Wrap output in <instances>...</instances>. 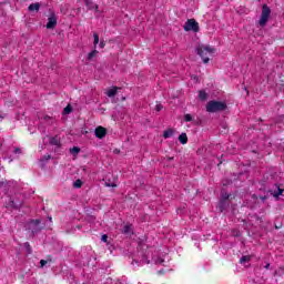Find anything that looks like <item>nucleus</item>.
Returning a JSON list of instances; mask_svg holds the SVG:
<instances>
[{"instance_id": "obj_36", "label": "nucleus", "mask_w": 284, "mask_h": 284, "mask_svg": "<svg viewBox=\"0 0 284 284\" xmlns=\"http://www.w3.org/2000/svg\"><path fill=\"white\" fill-rule=\"evenodd\" d=\"M261 200H262V201H266V200H267V196H261Z\"/></svg>"}, {"instance_id": "obj_12", "label": "nucleus", "mask_w": 284, "mask_h": 284, "mask_svg": "<svg viewBox=\"0 0 284 284\" xmlns=\"http://www.w3.org/2000/svg\"><path fill=\"white\" fill-rule=\"evenodd\" d=\"M179 141H180V143H182V145H185V143H187V134H185V133L180 134Z\"/></svg>"}, {"instance_id": "obj_35", "label": "nucleus", "mask_w": 284, "mask_h": 284, "mask_svg": "<svg viewBox=\"0 0 284 284\" xmlns=\"http://www.w3.org/2000/svg\"><path fill=\"white\" fill-rule=\"evenodd\" d=\"M50 119H52V118H50V115L44 116V121H50Z\"/></svg>"}, {"instance_id": "obj_5", "label": "nucleus", "mask_w": 284, "mask_h": 284, "mask_svg": "<svg viewBox=\"0 0 284 284\" xmlns=\"http://www.w3.org/2000/svg\"><path fill=\"white\" fill-rule=\"evenodd\" d=\"M40 224L41 221L31 220L27 225V230H30L32 234H37V232H41V226H39Z\"/></svg>"}, {"instance_id": "obj_1", "label": "nucleus", "mask_w": 284, "mask_h": 284, "mask_svg": "<svg viewBox=\"0 0 284 284\" xmlns=\"http://www.w3.org/2000/svg\"><path fill=\"white\" fill-rule=\"evenodd\" d=\"M195 51L197 52L199 57H201L203 63H210V57L216 52V49L210 45L200 44L196 47Z\"/></svg>"}, {"instance_id": "obj_37", "label": "nucleus", "mask_w": 284, "mask_h": 284, "mask_svg": "<svg viewBox=\"0 0 284 284\" xmlns=\"http://www.w3.org/2000/svg\"><path fill=\"white\" fill-rule=\"evenodd\" d=\"M265 267H266V270H270V264H266V266H265Z\"/></svg>"}, {"instance_id": "obj_29", "label": "nucleus", "mask_w": 284, "mask_h": 284, "mask_svg": "<svg viewBox=\"0 0 284 284\" xmlns=\"http://www.w3.org/2000/svg\"><path fill=\"white\" fill-rule=\"evenodd\" d=\"M40 265H41V267H45V265H48V261L41 260Z\"/></svg>"}, {"instance_id": "obj_20", "label": "nucleus", "mask_w": 284, "mask_h": 284, "mask_svg": "<svg viewBox=\"0 0 284 284\" xmlns=\"http://www.w3.org/2000/svg\"><path fill=\"white\" fill-rule=\"evenodd\" d=\"M71 154H79L81 152V149H79V146H73L71 150H70Z\"/></svg>"}, {"instance_id": "obj_28", "label": "nucleus", "mask_w": 284, "mask_h": 284, "mask_svg": "<svg viewBox=\"0 0 284 284\" xmlns=\"http://www.w3.org/2000/svg\"><path fill=\"white\" fill-rule=\"evenodd\" d=\"M11 205L12 207H16V209L21 207V203L17 204L14 203V201H11Z\"/></svg>"}, {"instance_id": "obj_32", "label": "nucleus", "mask_w": 284, "mask_h": 284, "mask_svg": "<svg viewBox=\"0 0 284 284\" xmlns=\"http://www.w3.org/2000/svg\"><path fill=\"white\" fill-rule=\"evenodd\" d=\"M101 241H102L103 243H108V235H102Z\"/></svg>"}, {"instance_id": "obj_7", "label": "nucleus", "mask_w": 284, "mask_h": 284, "mask_svg": "<svg viewBox=\"0 0 284 284\" xmlns=\"http://www.w3.org/2000/svg\"><path fill=\"white\" fill-rule=\"evenodd\" d=\"M105 134H108V130L103 126H98L95 129V136L97 139H104Z\"/></svg>"}, {"instance_id": "obj_3", "label": "nucleus", "mask_w": 284, "mask_h": 284, "mask_svg": "<svg viewBox=\"0 0 284 284\" xmlns=\"http://www.w3.org/2000/svg\"><path fill=\"white\" fill-rule=\"evenodd\" d=\"M272 16V9L267 7V4L262 6V13L258 20L260 28H265L267 26V21H270V17Z\"/></svg>"}, {"instance_id": "obj_24", "label": "nucleus", "mask_w": 284, "mask_h": 284, "mask_svg": "<svg viewBox=\"0 0 284 284\" xmlns=\"http://www.w3.org/2000/svg\"><path fill=\"white\" fill-rule=\"evenodd\" d=\"M70 112H72V106L67 105V106L64 108V110H63V113H64V114H70Z\"/></svg>"}, {"instance_id": "obj_25", "label": "nucleus", "mask_w": 284, "mask_h": 284, "mask_svg": "<svg viewBox=\"0 0 284 284\" xmlns=\"http://www.w3.org/2000/svg\"><path fill=\"white\" fill-rule=\"evenodd\" d=\"M184 121H185L186 123H190V121H192V115H191L190 113H186V114L184 115Z\"/></svg>"}, {"instance_id": "obj_13", "label": "nucleus", "mask_w": 284, "mask_h": 284, "mask_svg": "<svg viewBox=\"0 0 284 284\" xmlns=\"http://www.w3.org/2000/svg\"><path fill=\"white\" fill-rule=\"evenodd\" d=\"M97 45H99V33H93V48L97 50Z\"/></svg>"}, {"instance_id": "obj_11", "label": "nucleus", "mask_w": 284, "mask_h": 284, "mask_svg": "<svg viewBox=\"0 0 284 284\" xmlns=\"http://www.w3.org/2000/svg\"><path fill=\"white\" fill-rule=\"evenodd\" d=\"M163 136L165 139H171V136H174V130L168 129L166 131H164Z\"/></svg>"}, {"instance_id": "obj_9", "label": "nucleus", "mask_w": 284, "mask_h": 284, "mask_svg": "<svg viewBox=\"0 0 284 284\" xmlns=\"http://www.w3.org/2000/svg\"><path fill=\"white\" fill-rule=\"evenodd\" d=\"M39 8H41V4H39V2L31 3V4L29 6V11H30V12L39 11Z\"/></svg>"}, {"instance_id": "obj_16", "label": "nucleus", "mask_w": 284, "mask_h": 284, "mask_svg": "<svg viewBox=\"0 0 284 284\" xmlns=\"http://www.w3.org/2000/svg\"><path fill=\"white\" fill-rule=\"evenodd\" d=\"M275 187H276L277 192L273 193V196L275 199H278V196H281V194H283V189H281L280 185H275Z\"/></svg>"}, {"instance_id": "obj_38", "label": "nucleus", "mask_w": 284, "mask_h": 284, "mask_svg": "<svg viewBox=\"0 0 284 284\" xmlns=\"http://www.w3.org/2000/svg\"><path fill=\"white\" fill-rule=\"evenodd\" d=\"M280 121H283V115L280 116Z\"/></svg>"}, {"instance_id": "obj_15", "label": "nucleus", "mask_w": 284, "mask_h": 284, "mask_svg": "<svg viewBox=\"0 0 284 284\" xmlns=\"http://www.w3.org/2000/svg\"><path fill=\"white\" fill-rule=\"evenodd\" d=\"M49 143L51 145H60L61 142L59 141V138L53 136V138H50Z\"/></svg>"}, {"instance_id": "obj_17", "label": "nucleus", "mask_w": 284, "mask_h": 284, "mask_svg": "<svg viewBox=\"0 0 284 284\" xmlns=\"http://www.w3.org/2000/svg\"><path fill=\"white\" fill-rule=\"evenodd\" d=\"M106 95L112 99V97H116V88L110 89L106 91Z\"/></svg>"}, {"instance_id": "obj_26", "label": "nucleus", "mask_w": 284, "mask_h": 284, "mask_svg": "<svg viewBox=\"0 0 284 284\" xmlns=\"http://www.w3.org/2000/svg\"><path fill=\"white\" fill-rule=\"evenodd\" d=\"M105 186L106 187H116V183H114V182H112V183L105 182Z\"/></svg>"}, {"instance_id": "obj_27", "label": "nucleus", "mask_w": 284, "mask_h": 284, "mask_svg": "<svg viewBox=\"0 0 284 284\" xmlns=\"http://www.w3.org/2000/svg\"><path fill=\"white\" fill-rule=\"evenodd\" d=\"M155 110L156 112H161L163 110V104H156Z\"/></svg>"}, {"instance_id": "obj_19", "label": "nucleus", "mask_w": 284, "mask_h": 284, "mask_svg": "<svg viewBox=\"0 0 284 284\" xmlns=\"http://www.w3.org/2000/svg\"><path fill=\"white\" fill-rule=\"evenodd\" d=\"M85 6H87V8H89V10H94V8H95V10H97V4H94V2H92V1H85Z\"/></svg>"}, {"instance_id": "obj_39", "label": "nucleus", "mask_w": 284, "mask_h": 284, "mask_svg": "<svg viewBox=\"0 0 284 284\" xmlns=\"http://www.w3.org/2000/svg\"><path fill=\"white\" fill-rule=\"evenodd\" d=\"M174 160V158H169V161H173Z\"/></svg>"}, {"instance_id": "obj_6", "label": "nucleus", "mask_w": 284, "mask_h": 284, "mask_svg": "<svg viewBox=\"0 0 284 284\" xmlns=\"http://www.w3.org/2000/svg\"><path fill=\"white\" fill-rule=\"evenodd\" d=\"M57 28V16L51 14L48 19L47 29L54 30Z\"/></svg>"}, {"instance_id": "obj_40", "label": "nucleus", "mask_w": 284, "mask_h": 284, "mask_svg": "<svg viewBox=\"0 0 284 284\" xmlns=\"http://www.w3.org/2000/svg\"><path fill=\"white\" fill-rule=\"evenodd\" d=\"M84 1H90V0H84Z\"/></svg>"}, {"instance_id": "obj_33", "label": "nucleus", "mask_w": 284, "mask_h": 284, "mask_svg": "<svg viewBox=\"0 0 284 284\" xmlns=\"http://www.w3.org/2000/svg\"><path fill=\"white\" fill-rule=\"evenodd\" d=\"M14 154H21V149L16 148V149H14Z\"/></svg>"}, {"instance_id": "obj_31", "label": "nucleus", "mask_w": 284, "mask_h": 284, "mask_svg": "<svg viewBox=\"0 0 284 284\" xmlns=\"http://www.w3.org/2000/svg\"><path fill=\"white\" fill-rule=\"evenodd\" d=\"M99 48H101V49H103V48H105V41H100V43H99Z\"/></svg>"}, {"instance_id": "obj_34", "label": "nucleus", "mask_w": 284, "mask_h": 284, "mask_svg": "<svg viewBox=\"0 0 284 284\" xmlns=\"http://www.w3.org/2000/svg\"><path fill=\"white\" fill-rule=\"evenodd\" d=\"M155 263H159L160 265L163 264V258H158Z\"/></svg>"}, {"instance_id": "obj_21", "label": "nucleus", "mask_w": 284, "mask_h": 284, "mask_svg": "<svg viewBox=\"0 0 284 284\" xmlns=\"http://www.w3.org/2000/svg\"><path fill=\"white\" fill-rule=\"evenodd\" d=\"M83 185V182L81 180H77L75 182H73V187H81Z\"/></svg>"}, {"instance_id": "obj_22", "label": "nucleus", "mask_w": 284, "mask_h": 284, "mask_svg": "<svg viewBox=\"0 0 284 284\" xmlns=\"http://www.w3.org/2000/svg\"><path fill=\"white\" fill-rule=\"evenodd\" d=\"M24 247H26L28 254H30L32 252V246H30L29 242L24 243Z\"/></svg>"}, {"instance_id": "obj_2", "label": "nucleus", "mask_w": 284, "mask_h": 284, "mask_svg": "<svg viewBox=\"0 0 284 284\" xmlns=\"http://www.w3.org/2000/svg\"><path fill=\"white\" fill-rule=\"evenodd\" d=\"M223 110H227V104L221 101H209L206 104V112H223Z\"/></svg>"}, {"instance_id": "obj_23", "label": "nucleus", "mask_w": 284, "mask_h": 284, "mask_svg": "<svg viewBox=\"0 0 284 284\" xmlns=\"http://www.w3.org/2000/svg\"><path fill=\"white\" fill-rule=\"evenodd\" d=\"M131 230H132V226L125 225L124 229H123V233L124 234H130Z\"/></svg>"}, {"instance_id": "obj_18", "label": "nucleus", "mask_w": 284, "mask_h": 284, "mask_svg": "<svg viewBox=\"0 0 284 284\" xmlns=\"http://www.w3.org/2000/svg\"><path fill=\"white\" fill-rule=\"evenodd\" d=\"M252 261V256L250 255H244L240 258V263H250Z\"/></svg>"}, {"instance_id": "obj_4", "label": "nucleus", "mask_w": 284, "mask_h": 284, "mask_svg": "<svg viewBox=\"0 0 284 284\" xmlns=\"http://www.w3.org/2000/svg\"><path fill=\"white\" fill-rule=\"evenodd\" d=\"M185 32H199V22L194 19H189L184 24Z\"/></svg>"}, {"instance_id": "obj_8", "label": "nucleus", "mask_w": 284, "mask_h": 284, "mask_svg": "<svg viewBox=\"0 0 284 284\" xmlns=\"http://www.w3.org/2000/svg\"><path fill=\"white\" fill-rule=\"evenodd\" d=\"M227 199H230V194L227 193H222V201L220 203V212H223V205H224V201H227Z\"/></svg>"}, {"instance_id": "obj_10", "label": "nucleus", "mask_w": 284, "mask_h": 284, "mask_svg": "<svg viewBox=\"0 0 284 284\" xmlns=\"http://www.w3.org/2000/svg\"><path fill=\"white\" fill-rule=\"evenodd\" d=\"M99 54V51L97 49H93L87 57V61H92Z\"/></svg>"}, {"instance_id": "obj_30", "label": "nucleus", "mask_w": 284, "mask_h": 284, "mask_svg": "<svg viewBox=\"0 0 284 284\" xmlns=\"http://www.w3.org/2000/svg\"><path fill=\"white\" fill-rule=\"evenodd\" d=\"M52 159V155L48 154L43 156V161H50Z\"/></svg>"}, {"instance_id": "obj_14", "label": "nucleus", "mask_w": 284, "mask_h": 284, "mask_svg": "<svg viewBox=\"0 0 284 284\" xmlns=\"http://www.w3.org/2000/svg\"><path fill=\"white\" fill-rule=\"evenodd\" d=\"M199 100L200 101H206L207 100V93L205 91L199 92Z\"/></svg>"}]
</instances>
